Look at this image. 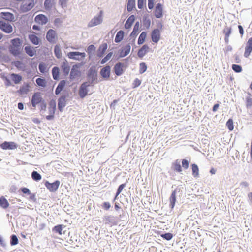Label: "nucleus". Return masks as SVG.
I'll use <instances>...</instances> for the list:
<instances>
[{"label":"nucleus","mask_w":252,"mask_h":252,"mask_svg":"<svg viewBox=\"0 0 252 252\" xmlns=\"http://www.w3.org/2000/svg\"><path fill=\"white\" fill-rule=\"evenodd\" d=\"M44 101L41 93L40 92H36L33 94L32 96L31 102L32 106L33 107H35L37 105H38L42 103Z\"/></svg>","instance_id":"nucleus-1"},{"label":"nucleus","mask_w":252,"mask_h":252,"mask_svg":"<svg viewBox=\"0 0 252 252\" xmlns=\"http://www.w3.org/2000/svg\"><path fill=\"white\" fill-rule=\"evenodd\" d=\"M60 182L57 180L52 183L46 181L45 183V186L50 192H55L57 190L60 186Z\"/></svg>","instance_id":"nucleus-2"},{"label":"nucleus","mask_w":252,"mask_h":252,"mask_svg":"<svg viewBox=\"0 0 252 252\" xmlns=\"http://www.w3.org/2000/svg\"><path fill=\"white\" fill-rule=\"evenodd\" d=\"M0 29L6 33H11L13 28L11 25L8 22L0 21Z\"/></svg>","instance_id":"nucleus-3"},{"label":"nucleus","mask_w":252,"mask_h":252,"mask_svg":"<svg viewBox=\"0 0 252 252\" xmlns=\"http://www.w3.org/2000/svg\"><path fill=\"white\" fill-rule=\"evenodd\" d=\"M85 53H81L79 52H70L67 54V56L69 58L80 60L85 58Z\"/></svg>","instance_id":"nucleus-4"},{"label":"nucleus","mask_w":252,"mask_h":252,"mask_svg":"<svg viewBox=\"0 0 252 252\" xmlns=\"http://www.w3.org/2000/svg\"><path fill=\"white\" fill-rule=\"evenodd\" d=\"M252 52V37L250 38L246 42L245 47L244 56L248 58Z\"/></svg>","instance_id":"nucleus-5"},{"label":"nucleus","mask_w":252,"mask_h":252,"mask_svg":"<svg viewBox=\"0 0 252 252\" xmlns=\"http://www.w3.org/2000/svg\"><path fill=\"white\" fill-rule=\"evenodd\" d=\"M89 86L90 84L87 82L83 83L81 85L79 90V94L81 98H83L87 95L88 94L87 87Z\"/></svg>","instance_id":"nucleus-6"},{"label":"nucleus","mask_w":252,"mask_h":252,"mask_svg":"<svg viewBox=\"0 0 252 252\" xmlns=\"http://www.w3.org/2000/svg\"><path fill=\"white\" fill-rule=\"evenodd\" d=\"M163 5L160 3L156 4L154 14L156 18H160L163 16Z\"/></svg>","instance_id":"nucleus-7"},{"label":"nucleus","mask_w":252,"mask_h":252,"mask_svg":"<svg viewBox=\"0 0 252 252\" xmlns=\"http://www.w3.org/2000/svg\"><path fill=\"white\" fill-rule=\"evenodd\" d=\"M46 38L47 40L51 43H54L57 38V34L55 31L50 29L46 34Z\"/></svg>","instance_id":"nucleus-8"},{"label":"nucleus","mask_w":252,"mask_h":252,"mask_svg":"<svg viewBox=\"0 0 252 252\" xmlns=\"http://www.w3.org/2000/svg\"><path fill=\"white\" fill-rule=\"evenodd\" d=\"M151 38L153 42L158 43L160 39V32L159 29H156L153 30L151 33Z\"/></svg>","instance_id":"nucleus-9"},{"label":"nucleus","mask_w":252,"mask_h":252,"mask_svg":"<svg viewBox=\"0 0 252 252\" xmlns=\"http://www.w3.org/2000/svg\"><path fill=\"white\" fill-rule=\"evenodd\" d=\"M56 110V104L55 103H50L48 107V111L50 115L46 116V118L48 120H51L54 119V114Z\"/></svg>","instance_id":"nucleus-10"},{"label":"nucleus","mask_w":252,"mask_h":252,"mask_svg":"<svg viewBox=\"0 0 252 252\" xmlns=\"http://www.w3.org/2000/svg\"><path fill=\"white\" fill-rule=\"evenodd\" d=\"M124 65L123 63L119 62L117 63L114 67L115 73L117 76L122 75L124 72Z\"/></svg>","instance_id":"nucleus-11"},{"label":"nucleus","mask_w":252,"mask_h":252,"mask_svg":"<svg viewBox=\"0 0 252 252\" xmlns=\"http://www.w3.org/2000/svg\"><path fill=\"white\" fill-rule=\"evenodd\" d=\"M111 68L109 66L103 67L100 70V74L105 79H108L110 75Z\"/></svg>","instance_id":"nucleus-12"},{"label":"nucleus","mask_w":252,"mask_h":252,"mask_svg":"<svg viewBox=\"0 0 252 252\" xmlns=\"http://www.w3.org/2000/svg\"><path fill=\"white\" fill-rule=\"evenodd\" d=\"M102 18L101 16L94 17L89 23L88 27H92L99 25L102 22Z\"/></svg>","instance_id":"nucleus-13"},{"label":"nucleus","mask_w":252,"mask_h":252,"mask_svg":"<svg viewBox=\"0 0 252 252\" xmlns=\"http://www.w3.org/2000/svg\"><path fill=\"white\" fill-rule=\"evenodd\" d=\"M0 147L3 149H14L17 146L14 142H4L0 145Z\"/></svg>","instance_id":"nucleus-14"},{"label":"nucleus","mask_w":252,"mask_h":252,"mask_svg":"<svg viewBox=\"0 0 252 252\" xmlns=\"http://www.w3.org/2000/svg\"><path fill=\"white\" fill-rule=\"evenodd\" d=\"M149 51V48L147 45H144L138 51V56L142 58H143Z\"/></svg>","instance_id":"nucleus-15"},{"label":"nucleus","mask_w":252,"mask_h":252,"mask_svg":"<svg viewBox=\"0 0 252 252\" xmlns=\"http://www.w3.org/2000/svg\"><path fill=\"white\" fill-rule=\"evenodd\" d=\"M47 21V18L43 14L38 15L35 17V21L41 25L45 24Z\"/></svg>","instance_id":"nucleus-16"},{"label":"nucleus","mask_w":252,"mask_h":252,"mask_svg":"<svg viewBox=\"0 0 252 252\" xmlns=\"http://www.w3.org/2000/svg\"><path fill=\"white\" fill-rule=\"evenodd\" d=\"M131 46L129 44H127L123 47L120 52V57H124L127 56L130 52Z\"/></svg>","instance_id":"nucleus-17"},{"label":"nucleus","mask_w":252,"mask_h":252,"mask_svg":"<svg viewBox=\"0 0 252 252\" xmlns=\"http://www.w3.org/2000/svg\"><path fill=\"white\" fill-rule=\"evenodd\" d=\"M108 46L106 43H104L102 44L99 47L97 51V56L99 57H101L104 55V53L106 51L107 49Z\"/></svg>","instance_id":"nucleus-18"},{"label":"nucleus","mask_w":252,"mask_h":252,"mask_svg":"<svg viewBox=\"0 0 252 252\" xmlns=\"http://www.w3.org/2000/svg\"><path fill=\"white\" fill-rule=\"evenodd\" d=\"M61 68L63 71V72L64 73L65 75H67L68 74L70 71V66L66 60L63 62L61 66Z\"/></svg>","instance_id":"nucleus-19"},{"label":"nucleus","mask_w":252,"mask_h":252,"mask_svg":"<svg viewBox=\"0 0 252 252\" xmlns=\"http://www.w3.org/2000/svg\"><path fill=\"white\" fill-rule=\"evenodd\" d=\"M34 6L33 0H31L28 3H25L21 6V10L26 12L31 10Z\"/></svg>","instance_id":"nucleus-20"},{"label":"nucleus","mask_w":252,"mask_h":252,"mask_svg":"<svg viewBox=\"0 0 252 252\" xmlns=\"http://www.w3.org/2000/svg\"><path fill=\"white\" fill-rule=\"evenodd\" d=\"M135 20V17L134 15H131L127 19L126 23L125 24V28L126 29H129Z\"/></svg>","instance_id":"nucleus-21"},{"label":"nucleus","mask_w":252,"mask_h":252,"mask_svg":"<svg viewBox=\"0 0 252 252\" xmlns=\"http://www.w3.org/2000/svg\"><path fill=\"white\" fill-rule=\"evenodd\" d=\"M66 100L64 96H61L58 100V108L61 111L62 109L65 106Z\"/></svg>","instance_id":"nucleus-22"},{"label":"nucleus","mask_w":252,"mask_h":252,"mask_svg":"<svg viewBox=\"0 0 252 252\" xmlns=\"http://www.w3.org/2000/svg\"><path fill=\"white\" fill-rule=\"evenodd\" d=\"M9 206V203L7 200L4 197H0V206L3 209H7Z\"/></svg>","instance_id":"nucleus-23"},{"label":"nucleus","mask_w":252,"mask_h":252,"mask_svg":"<svg viewBox=\"0 0 252 252\" xmlns=\"http://www.w3.org/2000/svg\"><path fill=\"white\" fill-rule=\"evenodd\" d=\"M9 51L14 56H17L21 53V48L19 47H17L13 46H10Z\"/></svg>","instance_id":"nucleus-24"},{"label":"nucleus","mask_w":252,"mask_h":252,"mask_svg":"<svg viewBox=\"0 0 252 252\" xmlns=\"http://www.w3.org/2000/svg\"><path fill=\"white\" fill-rule=\"evenodd\" d=\"M65 84L66 82L64 80H62L59 83L55 90V94H58L61 93V92L64 87Z\"/></svg>","instance_id":"nucleus-25"},{"label":"nucleus","mask_w":252,"mask_h":252,"mask_svg":"<svg viewBox=\"0 0 252 252\" xmlns=\"http://www.w3.org/2000/svg\"><path fill=\"white\" fill-rule=\"evenodd\" d=\"M124 35V31H122V30L119 31L117 32V33L116 35V37L115 38V42H116V43L120 42L123 39Z\"/></svg>","instance_id":"nucleus-26"},{"label":"nucleus","mask_w":252,"mask_h":252,"mask_svg":"<svg viewBox=\"0 0 252 252\" xmlns=\"http://www.w3.org/2000/svg\"><path fill=\"white\" fill-rule=\"evenodd\" d=\"M173 166L174 171L177 172H181L182 171V167L178 159H177L174 161L173 163Z\"/></svg>","instance_id":"nucleus-27"},{"label":"nucleus","mask_w":252,"mask_h":252,"mask_svg":"<svg viewBox=\"0 0 252 252\" xmlns=\"http://www.w3.org/2000/svg\"><path fill=\"white\" fill-rule=\"evenodd\" d=\"M231 28L230 27H226L223 30V33L225 34V41L226 43H228L229 42V37L231 33Z\"/></svg>","instance_id":"nucleus-28"},{"label":"nucleus","mask_w":252,"mask_h":252,"mask_svg":"<svg viewBox=\"0 0 252 252\" xmlns=\"http://www.w3.org/2000/svg\"><path fill=\"white\" fill-rule=\"evenodd\" d=\"M26 53L30 56L32 57L35 54V51L34 48L31 46H28L25 47Z\"/></svg>","instance_id":"nucleus-29"},{"label":"nucleus","mask_w":252,"mask_h":252,"mask_svg":"<svg viewBox=\"0 0 252 252\" xmlns=\"http://www.w3.org/2000/svg\"><path fill=\"white\" fill-rule=\"evenodd\" d=\"M176 191L174 190L172 192V194L170 197V207L172 209H173L175 206L176 197Z\"/></svg>","instance_id":"nucleus-30"},{"label":"nucleus","mask_w":252,"mask_h":252,"mask_svg":"<svg viewBox=\"0 0 252 252\" xmlns=\"http://www.w3.org/2000/svg\"><path fill=\"white\" fill-rule=\"evenodd\" d=\"M30 40L34 44L38 45L39 44V39L34 34L29 35Z\"/></svg>","instance_id":"nucleus-31"},{"label":"nucleus","mask_w":252,"mask_h":252,"mask_svg":"<svg viewBox=\"0 0 252 252\" xmlns=\"http://www.w3.org/2000/svg\"><path fill=\"white\" fill-rule=\"evenodd\" d=\"M139 23L138 22H136L134 26L133 31L130 34V36H136L139 32Z\"/></svg>","instance_id":"nucleus-32"},{"label":"nucleus","mask_w":252,"mask_h":252,"mask_svg":"<svg viewBox=\"0 0 252 252\" xmlns=\"http://www.w3.org/2000/svg\"><path fill=\"white\" fill-rule=\"evenodd\" d=\"M1 16L3 18L8 21H11L13 18V15L9 12H1Z\"/></svg>","instance_id":"nucleus-33"},{"label":"nucleus","mask_w":252,"mask_h":252,"mask_svg":"<svg viewBox=\"0 0 252 252\" xmlns=\"http://www.w3.org/2000/svg\"><path fill=\"white\" fill-rule=\"evenodd\" d=\"M192 175L194 177H197L199 175V168L195 164L191 165Z\"/></svg>","instance_id":"nucleus-34"},{"label":"nucleus","mask_w":252,"mask_h":252,"mask_svg":"<svg viewBox=\"0 0 252 252\" xmlns=\"http://www.w3.org/2000/svg\"><path fill=\"white\" fill-rule=\"evenodd\" d=\"M11 45L10 46L20 47L22 44V41L19 38H16L11 40Z\"/></svg>","instance_id":"nucleus-35"},{"label":"nucleus","mask_w":252,"mask_h":252,"mask_svg":"<svg viewBox=\"0 0 252 252\" xmlns=\"http://www.w3.org/2000/svg\"><path fill=\"white\" fill-rule=\"evenodd\" d=\"M147 33L145 32H143L140 35L138 40V44L141 45L144 43L146 38Z\"/></svg>","instance_id":"nucleus-36"},{"label":"nucleus","mask_w":252,"mask_h":252,"mask_svg":"<svg viewBox=\"0 0 252 252\" xmlns=\"http://www.w3.org/2000/svg\"><path fill=\"white\" fill-rule=\"evenodd\" d=\"M53 78L55 80H58L59 78V69L58 67H54L52 69Z\"/></svg>","instance_id":"nucleus-37"},{"label":"nucleus","mask_w":252,"mask_h":252,"mask_svg":"<svg viewBox=\"0 0 252 252\" xmlns=\"http://www.w3.org/2000/svg\"><path fill=\"white\" fill-rule=\"evenodd\" d=\"M29 85L28 83H27L26 84H24L23 86L20 88L19 92L21 94H26L29 91Z\"/></svg>","instance_id":"nucleus-38"},{"label":"nucleus","mask_w":252,"mask_h":252,"mask_svg":"<svg viewBox=\"0 0 252 252\" xmlns=\"http://www.w3.org/2000/svg\"><path fill=\"white\" fill-rule=\"evenodd\" d=\"M54 53L55 54L56 57L57 58L60 59V58H61V57H62V52H61V50L60 49V47L59 45H56L55 46Z\"/></svg>","instance_id":"nucleus-39"},{"label":"nucleus","mask_w":252,"mask_h":252,"mask_svg":"<svg viewBox=\"0 0 252 252\" xmlns=\"http://www.w3.org/2000/svg\"><path fill=\"white\" fill-rule=\"evenodd\" d=\"M249 96L246 98V105L247 108H251L252 107V94L248 93Z\"/></svg>","instance_id":"nucleus-40"},{"label":"nucleus","mask_w":252,"mask_h":252,"mask_svg":"<svg viewBox=\"0 0 252 252\" xmlns=\"http://www.w3.org/2000/svg\"><path fill=\"white\" fill-rule=\"evenodd\" d=\"M11 77L12 80L15 84L19 83L22 80L21 76L18 74L13 73L11 74Z\"/></svg>","instance_id":"nucleus-41"},{"label":"nucleus","mask_w":252,"mask_h":252,"mask_svg":"<svg viewBox=\"0 0 252 252\" xmlns=\"http://www.w3.org/2000/svg\"><path fill=\"white\" fill-rule=\"evenodd\" d=\"M32 177L34 181H37L41 179V176L37 171H34L32 173Z\"/></svg>","instance_id":"nucleus-42"},{"label":"nucleus","mask_w":252,"mask_h":252,"mask_svg":"<svg viewBox=\"0 0 252 252\" xmlns=\"http://www.w3.org/2000/svg\"><path fill=\"white\" fill-rule=\"evenodd\" d=\"M63 228V225L61 224L57 225L54 227L53 228V231H55L56 233H58L59 235H62V230Z\"/></svg>","instance_id":"nucleus-43"},{"label":"nucleus","mask_w":252,"mask_h":252,"mask_svg":"<svg viewBox=\"0 0 252 252\" xmlns=\"http://www.w3.org/2000/svg\"><path fill=\"white\" fill-rule=\"evenodd\" d=\"M39 69L41 73H45L48 71L47 65L44 63H42L39 64Z\"/></svg>","instance_id":"nucleus-44"},{"label":"nucleus","mask_w":252,"mask_h":252,"mask_svg":"<svg viewBox=\"0 0 252 252\" xmlns=\"http://www.w3.org/2000/svg\"><path fill=\"white\" fill-rule=\"evenodd\" d=\"M226 126L230 131H232L234 129L233 120L229 119L226 122Z\"/></svg>","instance_id":"nucleus-45"},{"label":"nucleus","mask_w":252,"mask_h":252,"mask_svg":"<svg viewBox=\"0 0 252 252\" xmlns=\"http://www.w3.org/2000/svg\"><path fill=\"white\" fill-rule=\"evenodd\" d=\"M126 183H124V184H122L120 185L119 186L114 199H116L117 198V196L122 191L123 189L126 187Z\"/></svg>","instance_id":"nucleus-46"},{"label":"nucleus","mask_w":252,"mask_h":252,"mask_svg":"<svg viewBox=\"0 0 252 252\" xmlns=\"http://www.w3.org/2000/svg\"><path fill=\"white\" fill-rule=\"evenodd\" d=\"M135 6V0H128L127 3V10L130 11L132 10L133 8Z\"/></svg>","instance_id":"nucleus-47"},{"label":"nucleus","mask_w":252,"mask_h":252,"mask_svg":"<svg viewBox=\"0 0 252 252\" xmlns=\"http://www.w3.org/2000/svg\"><path fill=\"white\" fill-rule=\"evenodd\" d=\"M147 70V65L144 62H142L140 63L139 72L142 74Z\"/></svg>","instance_id":"nucleus-48"},{"label":"nucleus","mask_w":252,"mask_h":252,"mask_svg":"<svg viewBox=\"0 0 252 252\" xmlns=\"http://www.w3.org/2000/svg\"><path fill=\"white\" fill-rule=\"evenodd\" d=\"M113 53L110 52L106 56H105L101 61V64H103L105 63L108 60H109L111 57L112 56Z\"/></svg>","instance_id":"nucleus-49"},{"label":"nucleus","mask_w":252,"mask_h":252,"mask_svg":"<svg viewBox=\"0 0 252 252\" xmlns=\"http://www.w3.org/2000/svg\"><path fill=\"white\" fill-rule=\"evenodd\" d=\"M36 82L37 85L40 86L44 87L46 85L45 80L40 78H38L37 79H36Z\"/></svg>","instance_id":"nucleus-50"},{"label":"nucleus","mask_w":252,"mask_h":252,"mask_svg":"<svg viewBox=\"0 0 252 252\" xmlns=\"http://www.w3.org/2000/svg\"><path fill=\"white\" fill-rule=\"evenodd\" d=\"M161 237L166 240H170L173 237V235L170 233H167L161 234Z\"/></svg>","instance_id":"nucleus-51"},{"label":"nucleus","mask_w":252,"mask_h":252,"mask_svg":"<svg viewBox=\"0 0 252 252\" xmlns=\"http://www.w3.org/2000/svg\"><path fill=\"white\" fill-rule=\"evenodd\" d=\"M18 243V240L17 236L15 235H13L11 238L10 244L11 245H15Z\"/></svg>","instance_id":"nucleus-52"},{"label":"nucleus","mask_w":252,"mask_h":252,"mask_svg":"<svg viewBox=\"0 0 252 252\" xmlns=\"http://www.w3.org/2000/svg\"><path fill=\"white\" fill-rule=\"evenodd\" d=\"M13 64L19 69H21L23 67V64L19 61H14L13 62Z\"/></svg>","instance_id":"nucleus-53"},{"label":"nucleus","mask_w":252,"mask_h":252,"mask_svg":"<svg viewBox=\"0 0 252 252\" xmlns=\"http://www.w3.org/2000/svg\"><path fill=\"white\" fill-rule=\"evenodd\" d=\"M232 68L233 70L237 73H239L242 71V67L239 65L233 64Z\"/></svg>","instance_id":"nucleus-54"},{"label":"nucleus","mask_w":252,"mask_h":252,"mask_svg":"<svg viewBox=\"0 0 252 252\" xmlns=\"http://www.w3.org/2000/svg\"><path fill=\"white\" fill-rule=\"evenodd\" d=\"M54 0H46L44 2V5L46 9L51 8L52 5V2Z\"/></svg>","instance_id":"nucleus-55"},{"label":"nucleus","mask_w":252,"mask_h":252,"mask_svg":"<svg viewBox=\"0 0 252 252\" xmlns=\"http://www.w3.org/2000/svg\"><path fill=\"white\" fill-rule=\"evenodd\" d=\"M102 207L105 210H108L111 207V204L109 202H104L102 203Z\"/></svg>","instance_id":"nucleus-56"},{"label":"nucleus","mask_w":252,"mask_h":252,"mask_svg":"<svg viewBox=\"0 0 252 252\" xmlns=\"http://www.w3.org/2000/svg\"><path fill=\"white\" fill-rule=\"evenodd\" d=\"M189 161L187 159H182V167L185 169H187L189 168Z\"/></svg>","instance_id":"nucleus-57"},{"label":"nucleus","mask_w":252,"mask_h":252,"mask_svg":"<svg viewBox=\"0 0 252 252\" xmlns=\"http://www.w3.org/2000/svg\"><path fill=\"white\" fill-rule=\"evenodd\" d=\"M78 74V71L77 70H75L74 68H72L71 69L70 72V78H74Z\"/></svg>","instance_id":"nucleus-58"},{"label":"nucleus","mask_w":252,"mask_h":252,"mask_svg":"<svg viewBox=\"0 0 252 252\" xmlns=\"http://www.w3.org/2000/svg\"><path fill=\"white\" fill-rule=\"evenodd\" d=\"M141 80L138 78H136L133 82V88H136L141 84Z\"/></svg>","instance_id":"nucleus-59"},{"label":"nucleus","mask_w":252,"mask_h":252,"mask_svg":"<svg viewBox=\"0 0 252 252\" xmlns=\"http://www.w3.org/2000/svg\"><path fill=\"white\" fill-rule=\"evenodd\" d=\"M145 0H138V7L139 9H142L143 8L144 5L145 4Z\"/></svg>","instance_id":"nucleus-60"},{"label":"nucleus","mask_w":252,"mask_h":252,"mask_svg":"<svg viewBox=\"0 0 252 252\" xmlns=\"http://www.w3.org/2000/svg\"><path fill=\"white\" fill-rule=\"evenodd\" d=\"M95 48L94 45H91L87 48L88 53H91L92 52L94 51Z\"/></svg>","instance_id":"nucleus-61"},{"label":"nucleus","mask_w":252,"mask_h":252,"mask_svg":"<svg viewBox=\"0 0 252 252\" xmlns=\"http://www.w3.org/2000/svg\"><path fill=\"white\" fill-rule=\"evenodd\" d=\"M21 190L22 191V192L24 194H30V190L27 188H22L21 189Z\"/></svg>","instance_id":"nucleus-62"},{"label":"nucleus","mask_w":252,"mask_h":252,"mask_svg":"<svg viewBox=\"0 0 252 252\" xmlns=\"http://www.w3.org/2000/svg\"><path fill=\"white\" fill-rule=\"evenodd\" d=\"M41 104V109L42 110H44L45 111L46 109V103L44 102V101H43L42 103H40Z\"/></svg>","instance_id":"nucleus-63"},{"label":"nucleus","mask_w":252,"mask_h":252,"mask_svg":"<svg viewBox=\"0 0 252 252\" xmlns=\"http://www.w3.org/2000/svg\"><path fill=\"white\" fill-rule=\"evenodd\" d=\"M238 29L240 33L242 35L244 34V31L242 26L241 25H239Z\"/></svg>","instance_id":"nucleus-64"}]
</instances>
